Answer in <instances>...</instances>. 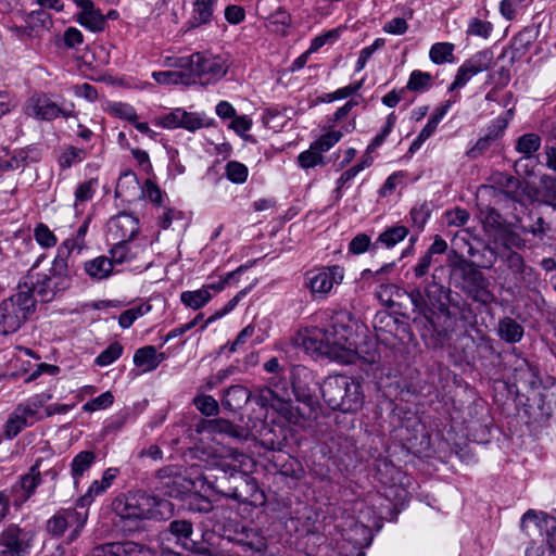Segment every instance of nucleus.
Returning <instances> with one entry per match:
<instances>
[{
  "mask_svg": "<svg viewBox=\"0 0 556 556\" xmlns=\"http://www.w3.org/2000/svg\"><path fill=\"white\" fill-rule=\"evenodd\" d=\"M413 305L412 323L422 341L429 348L443 346L456 330L457 316L454 312L458 303L452 290L435 281H428L421 290L414 288L408 292Z\"/></svg>",
  "mask_w": 556,
  "mask_h": 556,
  "instance_id": "nucleus-1",
  "label": "nucleus"
},
{
  "mask_svg": "<svg viewBox=\"0 0 556 556\" xmlns=\"http://www.w3.org/2000/svg\"><path fill=\"white\" fill-rule=\"evenodd\" d=\"M247 458L237 450H229L226 455L215 457L201 473L203 483L217 494L248 502L249 496L257 491V483L242 470Z\"/></svg>",
  "mask_w": 556,
  "mask_h": 556,
  "instance_id": "nucleus-2",
  "label": "nucleus"
},
{
  "mask_svg": "<svg viewBox=\"0 0 556 556\" xmlns=\"http://www.w3.org/2000/svg\"><path fill=\"white\" fill-rule=\"evenodd\" d=\"M42 257L37 258L20 282L28 293L34 294L35 298L38 296L41 302H50L56 294L71 288L76 268L74 261L68 257V252L58 249L50 269L47 273H35Z\"/></svg>",
  "mask_w": 556,
  "mask_h": 556,
  "instance_id": "nucleus-3",
  "label": "nucleus"
},
{
  "mask_svg": "<svg viewBox=\"0 0 556 556\" xmlns=\"http://www.w3.org/2000/svg\"><path fill=\"white\" fill-rule=\"evenodd\" d=\"M349 320L348 313H336L329 323L317 329L311 338L316 344L315 350L340 364L355 363L358 352L355 350L354 331Z\"/></svg>",
  "mask_w": 556,
  "mask_h": 556,
  "instance_id": "nucleus-4",
  "label": "nucleus"
},
{
  "mask_svg": "<svg viewBox=\"0 0 556 556\" xmlns=\"http://www.w3.org/2000/svg\"><path fill=\"white\" fill-rule=\"evenodd\" d=\"M320 391L325 403L333 410L355 413L364 405L365 396L362 383L345 375L327 377Z\"/></svg>",
  "mask_w": 556,
  "mask_h": 556,
  "instance_id": "nucleus-5",
  "label": "nucleus"
},
{
  "mask_svg": "<svg viewBox=\"0 0 556 556\" xmlns=\"http://www.w3.org/2000/svg\"><path fill=\"white\" fill-rule=\"evenodd\" d=\"M34 294L20 282L16 293L0 302V334L16 332L36 309Z\"/></svg>",
  "mask_w": 556,
  "mask_h": 556,
  "instance_id": "nucleus-6",
  "label": "nucleus"
},
{
  "mask_svg": "<svg viewBox=\"0 0 556 556\" xmlns=\"http://www.w3.org/2000/svg\"><path fill=\"white\" fill-rule=\"evenodd\" d=\"M175 66L187 72V85H210L222 79L228 70L220 56L206 55L200 52L177 59Z\"/></svg>",
  "mask_w": 556,
  "mask_h": 556,
  "instance_id": "nucleus-7",
  "label": "nucleus"
},
{
  "mask_svg": "<svg viewBox=\"0 0 556 556\" xmlns=\"http://www.w3.org/2000/svg\"><path fill=\"white\" fill-rule=\"evenodd\" d=\"M344 268L340 265L323 266L305 273L303 286L313 300H325L336 286L342 283Z\"/></svg>",
  "mask_w": 556,
  "mask_h": 556,
  "instance_id": "nucleus-8",
  "label": "nucleus"
},
{
  "mask_svg": "<svg viewBox=\"0 0 556 556\" xmlns=\"http://www.w3.org/2000/svg\"><path fill=\"white\" fill-rule=\"evenodd\" d=\"M154 498L142 491L118 494L112 502L113 511L124 520H144L152 517Z\"/></svg>",
  "mask_w": 556,
  "mask_h": 556,
  "instance_id": "nucleus-9",
  "label": "nucleus"
},
{
  "mask_svg": "<svg viewBox=\"0 0 556 556\" xmlns=\"http://www.w3.org/2000/svg\"><path fill=\"white\" fill-rule=\"evenodd\" d=\"M459 282L457 287L475 302L483 305L495 301L494 294L489 289V281L484 275L473 267V263L465 262L458 266Z\"/></svg>",
  "mask_w": 556,
  "mask_h": 556,
  "instance_id": "nucleus-10",
  "label": "nucleus"
},
{
  "mask_svg": "<svg viewBox=\"0 0 556 556\" xmlns=\"http://www.w3.org/2000/svg\"><path fill=\"white\" fill-rule=\"evenodd\" d=\"M88 519V510L79 508H65L58 510L48 521L47 531L52 536H61L64 532L73 527L68 536V542L76 540L84 529Z\"/></svg>",
  "mask_w": 556,
  "mask_h": 556,
  "instance_id": "nucleus-11",
  "label": "nucleus"
},
{
  "mask_svg": "<svg viewBox=\"0 0 556 556\" xmlns=\"http://www.w3.org/2000/svg\"><path fill=\"white\" fill-rule=\"evenodd\" d=\"M34 533L16 525L8 526L0 533V556H28L34 544Z\"/></svg>",
  "mask_w": 556,
  "mask_h": 556,
  "instance_id": "nucleus-12",
  "label": "nucleus"
},
{
  "mask_svg": "<svg viewBox=\"0 0 556 556\" xmlns=\"http://www.w3.org/2000/svg\"><path fill=\"white\" fill-rule=\"evenodd\" d=\"M292 389L295 399L305 405L304 408L300 406L289 405L287 409V418L289 422L304 427L307 419H309V415L313 410V405L315 404L313 391L306 384H302L300 380L294 379L292 381Z\"/></svg>",
  "mask_w": 556,
  "mask_h": 556,
  "instance_id": "nucleus-13",
  "label": "nucleus"
},
{
  "mask_svg": "<svg viewBox=\"0 0 556 556\" xmlns=\"http://www.w3.org/2000/svg\"><path fill=\"white\" fill-rule=\"evenodd\" d=\"M211 119L204 114L187 112L184 109H175L157 119V124L164 128H185L194 131L211 125Z\"/></svg>",
  "mask_w": 556,
  "mask_h": 556,
  "instance_id": "nucleus-14",
  "label": "nucleus"
},
{
  "mask_svg": "<svg viewBox=\"0 0 556 556\" xmlns=\"http://www.w3.org/2000/svg\"><path fill=\"white\" fill-rule=\"evenodd\" d=\"M184 482L185 478L176 466H166L160 469L152 480L155 491L163 496L175 498L184 493Z\"/></svg>",
  "mask_w": 556,
  "mask_h": 556,
  "instance_id": "nucleus-15",
  "label": "nucleus"
},
{
  "mask_svg": "<svg viewBox=\"0 0 556 556\" xmlns=\"http://www.w3.org/2000/svg\"><path fill=\"white\" fill-rule=\"evenodd\" d=\"M92 556H154V552L143 544L124 541L97 545Z\"/></svg>",
  "mask_w": 556,
  "mask_h": 556,
  "instance_id": "nucleus-16",
  "label": "nucleus"
},
{
  "mask_svg": "<svg viewBox=\"0 0 556 556\" xmlns=\"http://www.w3.org/2000/svg\"><path fill=\"white\" fill-rule=\"evenodd\" d=\"M383 466L384 472L391 476V479L387 480L383 477V471L381 469L378 470L379 480L386 485L383 495L387 500L391 501L394 506L404 505L408 500L409 493L401 482L402 472L392 464H384Z\"/></svg>",
  "mask_w": 556,
  "mask_h": 556,
  "instance_id": "nucleus-17",
  "label": "nucleus"
},
{
  "mask_svg": "<svg viewBox=\"0 0 556 556\" xmlns=\"http://www.w3.org/2000/svg\"><path fill=\"white\" fill-rule=\"evenodd\" d=\"M109 236L115 241H131L139 232V218L131 213L121 212L110 218Z\"/></svg>",
  "mask_w": 556,
  "mask_h": 556,
  "instance_id": "nucleus-18",
  "label": "nucleus"
},
{
  "mask_svg": "<svg viewBox=\"0 0 556 556\" xmlns=\"http://www.w3.org/2000/svg\"><path fill=\"white\" fill-rule=\"evenodd\" d=\"M26 114L38 119L51 121L61 115L67 116L70 111L60 106L46 94L34 96L26 106Z\"/></svg>",
  "mask_w": 556,
  "mask_h": 556,
  "instance_id": "nucleus-19",
  "label": "nucleus"
},
{
  "mask_svg": "<svg viewBox=\"0 0 556 556\" xmlns=\"http://www.w3.org/2000/svg\"><path fill=\"white\" fill-rule=\"evenodd\" d=\"M52 399L51 393H39L20 403L14 410L26 421L28 426L45 418L40 409Z\"/></svg>",
  "mask_w": 556,
  "mask_h": 556,
  "instance_id": "nucleus-20",
  "label": "nucleus"
},
{
  "mask_svg": "<svg viewBox=\"0 0 556 556\" xmlns=\"http://www.w3.org/2000/svg\"><path fill=\"white\" fill-rule=\"evenodd\" d=\"M80 12L76 14V21L85 28L97 33L104 28V17L94 9L91 0H73Z\"/></svg>",
  "mask_w": 556,
  "mask_h": 556,
  "instance_id": "nucleus-21",
  "label": "nucleus"
},
{
  "mask_svg": "<svg viewBox=\"0 0 556 556\" xmlns=\"http://www.w3.org/2000/svg\"><path fill=\"white\" fill-rule=\"evenodd\" d=\"M342 536L357 549L368 547L372 539L370 528L353 518L349 522V528L343 529ZM357 556H365V554L358 551Z\"/></svg>",
  "mask_w": 556,
  "mask_h": 556,
  "instance_id": "nucleus-22",
  "label": "nucleus"
},
{
  "mask_svg": "<svg viewBox=\"0 0 556 556\" xmlns=\"http://www.w3.org/2000/svg\"><path fill=\"white\" fill-rule=\"evenodd\" d=\"M217 0H194L190 18L187 22L188 29H194L207 25L213 20L214 8Z\"/></svg>",
  "mask_w": 556,
  "mask_h": 556,
  "instance_id": "nucleus-23",
  "label": "nucleus"
},
{
  "mask_svg": "<svg viewBox=\"0 0 556 556\" xmlns=\"http://www.w3.org/2000/svg\"><path fill=\"white\" fill-rule=\"evenodd\" d=\"M336 141H313L309 149L298 156L299 165L302 168H313L324 164L323 153L331 149Z\"/></svg>",
  "mask_w": 556,
  "mask_h": 556,
  "instance_id": "nucleus-24",
  "label": "nucleus"
},
{
  "mask_svg": "<svg viewBox=\"0 0 556 556\" xmlns=\"http://www.w3.org/2000/svg\"><path fill=\"white\" fill-rule=\"evenodd\" d=\"M552 525H556V519L548 516L543 511H536L534 509H528L521 517L520 529L530 535L532 527L539 531L546 529L547 533L551 530Z\"/></svg>",
  "mask_w": 556,
  "mask_h": 556,
  "instance_id": "nucleus-25",
  "label": "nucleus"
},
{
  "mask_svg": "<svg viewBox=\"0 0 556 556\" xmlns=\"http://www.w3.org/2000/svg\"><path fill=\"white\" fill-rule=\"evenodd\" d=\"M503 262L514 276L517 286H521L527 282V277L533 273V268L525 264L523 257L511 250H508L503 255Z\"/></svg>",
  "mask_w": 556,
  "mask_h": 556,
  "instance_id": "nucleus-26",
  "label": "nucleus"
},
{
  "mask_svg": "<svg viewBox=\"0 0 556 556\" xmlns=\"http://www.w3.org/2000/svg\"><path fill=\"white\" fill-rule=\"evenodd\" d=\"M513 379L516 384H521L530 390H535L541 386L538 369L526 359H521L515 367Z\"/></svg>",
  "mask_w": 556,
  "mask_h": 556,
  "instance_id": "nucleus-27",
  "label": "nucleus"
},
{
  "mask_svg": "<svg viewBox=\"0 0 556 556\" xmlns=\"http://www.w3.org/2000/svg\"><path fill=\"white\" fill-rule=\"evenodd\" d=\"M202 428L203 430L214 434H225L235 439L245 438V431L242 427L233 425L229 420L223 418L204 420L202 422Z\"/></svg>",
  "mask_w": 556,
  "mask_h": 556,
  "instance_id": "nucleus-28",
  "label": "nucleus"
},
{
  "mask_svg": "<svg viewBox=\"0 0 556 556\" xmlns=\"http://www.w3.org/2000/svg\"><path fill=\"white\" fill-rule=\"evenodd\" d=\"M496 333L506 343L515 344L522 340L525 329L517 320L506 316L498 320Z\"/></svg>",
  "mask_w": 556,
  "mask_h": 556,
  "instance_id": "nucleus-29",
  "label": "nucleus"
},
{
  "mask_svg": "<svg viewBox=\"0 0 556 556\" xmlns=\"http://www.w3.org/2000/svg\"><path fill=\"white\" fill-rule=\"evenodd\" d=\"M409 235V229L404 225H393L386 228L374 241V249H392Z\"/></svg>",
  "mask_w": 556,
  "mask_h": 556,
  "instance_id": "nucleus-30",
  "label": "nucleus"
},
{
  "mask_svg": "<svg viewBox=\"0 0 556 556\" xmlns=\"http://www.w3.org/2000/svg\"><path fill=\"white\" fill-rule=\"evenodd\" d=\"M165 358L164 353H157L155 346L146 345L138 349L134 354V364L143 368V371H152L157 368Z\"/></svg>",
  "mask_w": 556,
  "mask_h": 556,
  "instance_id": "nucleus-31",
  "label": "nucleus"
},
{
  "mask_svg": "<svg viewBox=\"0 0 556 556\" xmlns=\"http://www.w3.org/2000/svg\"><path fill=\"white\" fill-rule=\"evenodd\" d=\"M84 269L90 279L103 280L112 275L113 263L110 257L102 255L85 262Z\"/></svg>",
  "mask_w": 556,
  "mask_h": 556,
  "instance_id": "nucleus-32",
  "label": "nucleus"
},
{
  "mask_svg": "<svg viewBox=\"0 0 556 556\" xmlns=\"http://www.w3.org/2000/svg\"><path fill=\"white\" fill-rule=\"evenodd\" d=\"M96 453L92 451H81L74 456L71 463V475L74 480V485L79 484L83 476L96 463Z\"/></svg>",
  "mask_w": 556,
  "mask_h": 556,
  "instance_id": "nucleus-33",
  "label": "nucleus"
},
{
  "mask_svg": "<svg viewBox=\"0 0 556 556\" xmlns=\"http://www.w3.org/2000/svg\"><path fill=\"white\" fill-rule=\"evenodd\" d=\"M250 400V391L245 387L237 384L231 386L226 390L222 404L229 410H237L245 405Z\"/></svg>",
  "mask_w": 556,
  "mask_h": 556,
  "instance_id": "nucleus-34",
  "label": "nucleus"
},
{
  "mask_svg": "<svg viewBox=\"0 0 556 556\" xmlns=\"http://www.w3.org/2000/svg\"><path fill=\"white\" fill-rule=\"evenodd\" d=\"M371 164L372 157L366 155L363 157L361 162L348 168L341 174V176L337 180V187L333 191L337 201L341 200L343 188H345L350 181H352L362 170L369 167Z\"/></svg>",
  "mask_w": 556,
  "mask_h": 556,
  "instance_id": "nucleus-35",
  "label": "nucleus"
},
{
  "mask_svg": "<svg viewBox=\"0 0 556 556\" xmlns=\"http://www.w3.org/2000/svg\"><path fill=\"white\" fill-rule=\"evenodd\" d=\"M140 247L131 244L130 241H116L110 249V258L114 264L128 263L138 256Z\"/></svg>",
  "mask_w": 556,
  "mask_h": 556,
  "instance_id": "nucleus-36",
  "label": "nucleus"
},
{
  "mask_svg": "<svg viewBox=\"0 0 556 556\" xmlns=\"http://www.w3.org/2000/svg\"><path fill=\"white\" fill-rule=\"evenodd\" d=\"M167 533L174 535L177 543L187 547L193 533V526L188 520H173L169 522L168 529L163 532V536H166Z\"/></svg>",
  "mask_w": 556,
  "mask_h": 556,
  "instance_id": "nucleus-37",
  "label": "nucleus"
},
{
  "mask_svg": "<svg viewBox=\"0 0 556 556\" xmlns=\"http://www.w3.org/2000/svg\"><path fill=\"white\" fill-rule=\"evenodd\" d=\"M90 218H86L84 223L77 229L76 236L74 238H68L64 240L58 249H64L68 252V257L73 260V254L76 251L80 253L83 249L86 248L85 237L87 235L89 228Z\"/></svg>",
  "mask_w": 556,
  "mask_h": 556,
  "instance_id": "nucleus-38",
  "label": "nucleus"
},
{
  "mask_svg": "<svg viewBox=\"0 0 556 556\" xmlns=\"http://www.w3.org/2000/svg\"><path fill=\"white\" fill-rule=\"evenodd\" d=\"M212 299V294L207 291V288H201L194 291H184L180 293L181 303L194 311L205 306Z\"/></svg>",
  "mask_w": 556,
  "mask_h": 556,
  "instance_id": "nucleus-39",
  "label": "nucleus"
},
{
  "mask_svg": "<svg viewBox=\"0 0 556 556\" xmlns=\"http://www.w3.org/2000/svg\"><path fill=\"white\" fill-rule=\"evenodd\" d=\"M480 219L485 231H498L504 226V218L491 206L480 210Z\"/></svg>",
  "mask_w": 556,
  "mask_h": 556,
  "instance_id": "nucleus-40",
  "label": "nucleus"
},
{
  "mask_svg": "<svg viewBox=\"0 0 556 556\" xmlns=\"http://www.w3.org/2000/svg\"><path fill=\"white\" fill-rule=\"evenodd\" d=\"M431 80L432 76L429 73L415 70L410 73L407 85L404 89L414 92L426 91L430 88Z\"/></svg>",
  "mask_w": 556,
  "mask_h": 556,
  "instance_id": "nucleus-41",
  "label": "nucleus"
},
{
  "mask_svg": "<svg viewBox=\"0 0 556 556\" xmlns=\"http://www.w3.org/2000/svg\"><path fill=\"white\" fill-rule=\"evenodd\" d=\"M454 45L450 42H437L430 51L429 58L434 64L452 62Z\"/></svg>",
  "mask_w": 556,
  "mask_h": 556,
  "instance_id": "nucleus-42",
  "label": "nucleus"
},
{
  "mask_svg": "<svg viewBox=\"0 0 556 556\" xmlns=\"http://www.w3.org/2000/svg\"><path fill=\"white\" fill-rule=\"evenodd\" d=\"M87 155L86 150L74 146H67L59 156L60 166L64 169L80 163Z\"/></svg>",
  "mask_w": 556,
  "mask_h": 556,
  "instance_id": "nucleus-43",
  "label": "nucleus"
},
{
  "mask_svg": "<svg viewBox=\"0 0 556 556\" xmlns=\"http://www.w3.org/2000/svg\"><path fill=\"white\" fill-rule=\"evenodd\" d=\"M511 118L513 110H508L503 115L494 118L488 127V134L481 139H497L502 137Z\"/></svg>",
  "mask_w": 556,
  "mask_h": 556,
  "instance_id": "nucleus-44",
  "label": "nucleus"
},
{
  "mask_svg": "<svg viewBox=\"0 0 556 556\" xmlns=\"http://www.w3.org/2000/svg\"><path fill=\"white\" fill-rule=\"evenodd\" d=\"M25 23L30 24L37 34L39 29H49L52 26V17L49 12L39 9L27 13Z\"/></svg>",
  "mask_w": 556,
  "mask_h": 556,
  "instance_id": "nucleus-45",
  "label": "nucleus"
},
{
  "mask_svg": "<svg viewBox=\"0 0 556 556\" xmlns=\"http://www.w3.org/2000/svg\"><path fill=\"white\" fill-rule=\"evenodd\" d=\"M493 60V53L491 50L485 49L477 52L470 59H468L466 64L473 71V73L479 74L484 71H488L491 66Z\"/></svg>",
  "mask_w": 556,
  "mask_h": 556,
  "instance_id": "nucleus-46",
  "label": "nucleus"
},
{
  "mask_svg": "<svg viewBox=\"0 0 556 556\" xmlns=\"http://www.w3.org/2000/svg\"><path fill=\"white\" fill-rule=\"evenodd\" d=\"M327 132L321 135L318 139H341L354 131L355 121L352 118L343 121L340 124H329L327 125Z\"/></svg>",
  "mask_w": 556,
  "mask_h": 556,
  "instance_id": "nucleus-47",
  "label": "nucleus"
},
{
  "mask_svg": "<svg viewBox=\"0 0 556 556\" xmlns=\"http://www.w3.org/2000/svg\"><path fill=\"white\" fill-rule=\"evenodd\" d=\"M108 489L103 486V484L94 480L87 492L81 495L76 501V507L83 510H88V507L91 505V503L94 501V498L101 494H103Z\"/></svg>",
  "mask_w": 556,
  "mask_h": 556,
  "instance_id": "nucleus-48",
  "label": "nucleus"
},
{
  "mask_svg": "<svg viewBox=\"0 0 556 556\" xmlns=\"http://www.w3.org/2000/svg\"><path fill=\"white\" fill-rule=\"evenodd\" d=\"M152 77L156 83L162 85H177L179 83L187 85L186 70L154 72Z\"/></svg>",
  "mask_w": 556,
  "mask_h": 556,
  "instance_id": "nucleus-49",
  "label": "nucleus"
},
{
  "mask_svg": "<svg viewBox=\"0 0 556 556\" xmlns=\"http://www.w3.org/2000/svg\"><path fill=\"white\" fill-rule=\"evenodd\" d=\"M122 353L123 345L119 342H113L96 357L94 363L101 367L109 366L118 359Z\"/></svg>",
  "mask_w": 556,
  "mask_h": 556,
  "instance_id": "nucleus-50",
  "label": "nucleus"
},
{
  "mask_svg": "<svg viewBox=\"0 0 556 556\" xmlns=\"http://www.w3.org/2000/svg\"><path fill=\"white\" fill-rule=\"evenodd\" d=\"M431 214L430 205L424 202L420 205L414 206L410 212L412 225L417 229L418 232L422 231L426 223L428 222Z\"/></svg>",
  "mask_w": 556,
  "mask_h": 556,
  "instance_id": "nucleus-51",
  "label": "nucleus"
},
{
  "mask_svg": "<svg viewBox=\"0 0 556 556\" xmlns=\"http://www.w3.org/2000/svg\"><path fill=\"white\" fill-rule=\"evenodd\" d=\"M4 150L7 151V155H9L10 157L8 160L1 161L2 168L15 170L25 165L28 159L27 151H25L24 149H14L11 152L9 148H4Z\"/></svg>",
  "mask_w": 556,
  "mask_h": 556,
  "instance_id": "nucleus-52",
  "label": "nucleus"
},
{
  "mask_svg": "<svg viewBox=\"0 0 556 556\" xmlns=\"http://www.w3.org/2000/svg\"><path fill=\"white\" fill-rule=\"evenodd\" d=\"M41 483V475L37 465L30 467L29 472L21 477V486L26 492V497H30L36 488Z\"/></svg>",
  "mask_w": 556,
  "mask_h": 556,
  "instance_id": "nucleus-53",
  "label": "nucleus"
},
{
  "mask_svg": "<svg viewBox=\"0 0 556 556\" xmlns=\"http://www.w3.org/2000/svg\"><path fill=\"white\" fill-rule=\"evenodd\" d=\"M195 407L205 416H215L219 412L218 402L212 395H197L193 399Z\"/></svg>",
  "mask_w": 556,
  "mask_h": 556,
  "instance_id": "nucleus-54",
  "label": "nucleus"
},
{
  "mask_svg": "<svg viewBox=\"0 0 556 556\" xmlns=\"http://www.w3.org/2000/svg\"><path fill=\"white\" fill-rule=\"evenodd\" d=\"M379 249H374V242L366 233L356 235L349 244V251L353 254H363L367 251L376 253Z\"/></svg>",
  "mask_w": 556,
  "mask_h": 556,
  "instance_id": "nucleus-55",
  "label": "nucleus"
},
{
  "mask_svg": "<svg viewBox=\"0 0 556 556\" xmlns=\"http://www.w3.org/2000/svg\"><path fill=\"white\" fill-rule=\"evenodd\" d=\"M250 287L249 288H245L241 291H239L231 300H229L223 308L216 311L206 321L205 324L202 326V329H205L206 326L222 317H224L225 315H227L228 313H230L237 305L238 303L241 301V299L243 296H245L248 294V292L250 291Z\"/></svg>",
  "mask_w": 556,
  "mask_h": 556,
  "instance_id": "nucleus-56",
  "label": "nucleus"
},
{
  "mask_svg": "<svg viewBox=\"0 0 556 556\" xmlns=\"http://www.w3.org/2000/svg\"><path fill=\"white\" fill-rule=\"evenodd\" d=\"M96 179H89L80 184L75 191V208L78 210L79 205L93 198L96 191Z\"/></svg>",
  "mask_w": 556,
  "mask_h": 556,
  "instance_id": "nucleus-57",
  "label": "nucleus"
},
{
  "mask_svg": "<svg viewBox=\"0 0 556 556\" xmlns=\"http://www.w3.org/2000/svg\"><path fill=\"white\" fill-rule=\"evenodd\" d=\"M29 427L15 410L12 412L4 426V435L7 439L15 438L24 428Z\"/></svg>",
  "mask_w": 556,
  "mask_h": 556,
  "instance_id": "nucleus-58",
  "label": "nucleus"
},
{
  "mask_svg": "<svg viewBox=\"0 0 556 556\" xmlns=\"http://www.w3.org/2000/svg\"><path fill=\"white\" fill-rule=\"evenodd\" d=\"M34 237L38 244L43 248H52L56 244L58 239L49 227L42 223L38 224L34 229Z\"/></svg>",
  "mask_w": 556,
  "mask_h": 556,
  "instance_id": "nucleus-59",
  "label": "nucleus"
},
{
  "mask_svg": "<svg viewBox=\"0 0 556 556\" xmlns=\"http://www.w3.org/2000/svg\"><path fill=\"white\" fill-rule=\"evenodd\" d=\"M114 402V396L110 391H106L99 396L88 401L83 405V410L87 413H92L100 409H105L110 407Z\"/></svg>",
  "mask_w": 556,
  "mask_h": 556,
  "instance_id": "nucleus-60",
  "label": "nucleus"
},
{
  "mask_svg": "<svg viewBox=\"0 0 556 556\" xmlns=\"http://www.w3.org/2000/svg\"><path fill=\"white\" fill-rule=\"evenodd\" d=\"M468 254L471 257H476L477 255L480 256V258L477 261V266L481 268H491L496 262V252L489 245H485L481 253L475 251L472 247H469Z\"/></svg>",
  "mask_w": 556,
  "mask_h": 556,
  "instance_id": "nucleus-61",
  "label": "nucleus"
},
{
  "mask_svg": "<svg viewBox=\"0 0 556 556\" xmlns=\"http://www.w3.org/2000/svg\"><path fill=\"white\" fill-rule=\"evenodd\" d=\"M109 112L115 117L129 122H135L137 119V113L135 109L127 103L114 102L110 104Z\"/></svg>",
  "mask_w": 556,
  "mask_h": 556,
  "instance_id": "nucleus-62",
  "label": "nucleus"
},
{
  "mask_svg": "<svg viewBox=\"0 0 556 556\" xmlns=\"http://www.w3.org/2000/svg\"><path fill=\"white\" fill-rule=\"evenodd\" d=\"M251 400L261 407H275V403L279 401L278 395L270 388H261Z\"/></svg>",
  "mask_w": 556,
  "mask_h": 556,
  "instance_id": "nucleus-63",
  "label": "nucleus"
},
{
  "mask_svg": "<svg viewBox=\"0 0 556 556\" xmlns=\"http://www.w3.org/2000/svg\"><path fill=\"white\" fill-rule=\"evenodd\" d=\"M227 178L235 184H242L248 178V168L239 162H229L226 166Z\"/></svg>",
  "mask_w": 556,
  "mask_h": 556,
  "instance_id": "nucleus-64",
  "label": "nucleus"
}]
</instances>
